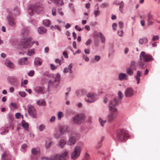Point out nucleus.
Wrapping results in <instances>:
<instances>
[{"label": "nucleus", "instance_id": "obj_1", "mask_svg": "<svg viewBox=\"0 0 160 160\" xmlns=\"http://www.w3.org/2000/svg\"><path fill=\"white\" fill-rule=\"evenodd\" d=\"M118 95L119 98H115L108 104L109 110L111 111H114L117 110L116 106L120 103L121 99L123 97V95L121 91L118 92Z\"/></svg>", "mask_w": 160, "mask_h": 160}, {"label": "nucleus", "instance_id": "obj_2", "mask_svg": "<svg viewBox=\"0 0 160 160\" xmlns=\"http://www.w3.org/2000/svg\"><path fill=\"white\" fill-rule=\"evenodd\" d=\"M60 79V75L57 73L55 77H52L48 82V87L52 88H57Z\"/></svg>", "mask_w": 160, "mask_h": 160}, {"label": "nucleus", "instance_id": "obj_3", "mask_svg": "<svg viewBox=\"0 0 160 160\" xmlns=\"http://www.w3.org/2000/svg\"><path fill=\"white\" fill-rule=\"evenodd\" d=\"M85 118V114L81 113L77 114L73 117L72 120L73 123L80 125L84 122Z\"/></svg>", "mask_w": 160, "mask_h": 160}, {"label": "nucleus", "instance_id": "obj_4", "mask_svg": "<svg viewBox=\"0 0 160 160\" xmlns=\"http://www.w3.org/2000/svg\"><path fill=\"white\" fill-rule=\"evenodd\" d=\"M117 137L118 140L120 141H125L128 137V132L124 129L118 130L117 132Z\"/></svg>", "mask_w": 160, "mask_h": 160}, {"label": "nucleus", "instance_id": "obj_5", "mask_svg": "<svg viewBox=\"0 0 160 160\" xmlns=\"http://www.w3.org/2000/svg\"><path fill=\"white\" fill-rule=\"evenodd\" d=\"M140 58L141 60H143L145 62H150L154 60L151 55L147 54L144 51L141 52L140 55Z\"/></svg>", "mask_w": 160, "mask_h": 160}, {"label": "nucleus", "instance_id": "obj_6", "mask_svg": "<svg viewBox=\"0 0 160 160\" xmlns=\"http://www.w3.org/2000/svg\"><path fill=\"white\" fill-rule=\"evenodd\" d=\"M81 149L80 146H77L74 147V150L72 152L71 155V158L74 160H75L78 158L80 156Z\"/></svg>", "mask_w": 160, "mask_h": 160}, {"label": "nucleus", "instance_id": "obj_7", "mask_svg": "<svg viewBox=\"0 0 160 160\" xmlns=\"http://www.w3.org/2000/svg\"><path fill=\"white\" fill-rule=\"evenodd\" d=\"M58 130L62 135L69 133L70 131V128L67 125L62 126L59 127Z\"/></svg>", "mask_w": 160, "mask_h": 160}, {"label": "nucleus", "instance_id": "obj_8", "mask_svg": "<svg viewBox=\"0 0 160 160\" xmlns=\"http://www.w3.org/2000/svg\"><path fill=\"white\" fill-rule=\"evenodd\" d=\"M31 39L30 38H23L21 40V44L23 46V47L25 48H30L31 46Z\"/></svg>", "mask_w": 160, "mask_h": 160}, {"label": "nucleus", "instance_id": "obj_9", "mask_svg": "<svg viewBox=\"0 0 160 160\" xmlns=\"http://www.w3.org/2000/svg\"><path fill=\"white\" fill-rule=\"evenodd\" d=\"M28 112L32 118H35L36 117V111L32 106H28Z\"/></svg>", "mask_w": 160, "mask_h": 160}, {"label": "nucleus", "instance_id": "obj_10", "mask_svg": "<svg viewBox=\"0 0 160 160\" xmlns=\"http://www.w3.org/2000/svg\"><path fill=\"white\" fill-rule=\"evenodd\" d=\"M117 110L116 111H111L112 112L109 113L107 116V119L109 122H112L117 117V113L116 112Z\"/></svg>", "mask_w": 160, "mask_h": 160}, {"label": "nucleus", "instance_id": "obj_11", "mask_svg": "<svg viewBox=\"0 0 160 160\" xmlns=\"http://www.w3.org/2000/svg\"><path fill=\"white\" fill-rule=\"evenodd\" d=\"M68 151H66L62 153L59 156L57 154L55 155H54V158L57 160H58V158L60 160H63L66 159L68 157Z\"/></svg>", "mask_w": 160, "mask_h": 160}, {"label": "nucleus", "instance_id": "obj_12", "mask_svg": "<svg viewBox=\"0 0 160 160\" xmlns=\"http://www.w3.org/2000/svg\"><path fill=\"white\" fill-rule=\"evenodd\" d=\"M124 94L126 97H131L134 94V91L131 88H127L125 91Z\"/></svg>", "mask_w": 160, "mask_h": 160}, {"label": "nucleus", "instance_id": "obj_13", "mask_svg": "<svg viewBox=\"0 0 160 160\" xmlns=\"http://www.w3.org/2000/svg\"><path fill=\"white\" fill-rule=\"evenodd\" d=\"M76 142V137L73 134H72L69 137L67 141V144L69 145H73Z\"/></svg>", "mask_w": 160, "mask_h": 160}, {"label": "nucleus", "instance_id": "obj_14", "mask_svg": "<svg viewBox=\"0 0 160 160\" xmlns=\"http://www.w3.org/2000/svg\"><path fill=\"white\" fill-rule=\"evenodd\" d=\"M7 18L9 25L14 27L16 26V24L14 22L15 19L12 17L8 15Z\"/></svg>", "mask_w": 160, "mask_h": 160}, {"label": "nucleus", "instance_id": "obj_15", "mask_svg": "<svg viewBox=\"0 0 160 160\" xmlns=\"http://www.w3.org/2000/svg\"><path fill=\"white\" fill-rule=\"evenodd\" d=\"M34 90L37 93L43 94L45 92V89L43 87L41 86H36L34 88Z\"/></svg>", "mask_w": 160, "mask_h": 160}, {"label": "nucleus", "instance_id": "obj_16", "mask_svg": "<svg viewBox=\"0 0 160 160\" xmlns=\"http://www.w3.org/2000/svg\"><path fill=\"white\" fill-rule=\"evenodd\" d=\"M87 92V90L85 89H82L77 90L75 92L76 95L77 97H80L85 95Z\"/></svg>", "mask_w": 160, "mask_h": 160}, {"label": "nucleus", "instance_id": "obj_17", "mask_svg": "<svg viewBox=\"0 0 160 160\" xmlns=\"http://www.w3.org/2000/svg\"><path fill=\"white\" fill-rule=\"evenodd\" d=\"M33 8H34L35 12L39 13L42 10V8L39 4H36L33 5Z\"/></svg>", "mask_w": 160, "mask_h": 160}, {"label": "nucleus", "instance_id": "obj_18", "mask_svg": "<svg viewBox=\"0 0 160 160\" xmlns=\"http://www.w3.org/2000/svg\"><path fill=\"white\" fill-rule=\"evenodd\" d=\"M73 64L71 63L68 66V67L64 68L63 70V72L64 73H67L69 72L70 73H72V68L73 67Z\"/></svg>", "mask_w": 160, "mask_h": 160}, {"label": "nucleus", "instance_id": "obj_19", "mask_svg": "<svg viewBox=\"0 0 160 160\" xmlns=\"http://www.w3.org/2000/svg\"><path fill=\"white\" fill-rule=\"evenodd\" d=\"M28 59V58H24L19 59L18 61V64L20 65L28 64L29 62L27 60Z\"/></svg>", "mask_w": 160, "mask_h": 160}, {"label": "nucleus", "instance_id": "obj_20", "mask_svg": "<svg viewBox=\"0 0 160 160\" xmlns=\"http://www.w3.org/2000/svg\"><path fill=\"white\" fill-rule=\"evenodd\" d=\"M42 62L43 60L42 58L38 57H37L34 59V64L36 66H41Z\"/></svg>", "mask_w": 160, "mask_h": 160}, {"label": "nucleus", "instance_id": "obj_21", "mask_svg": "<svg viewBox=\"0 0 160 160\" xmlns=\"http://www.w3.org/2000/svg\"><path fill=\"white\" fill-rule=\"evenodd\" d=\"M11 158V155L8 153L6 152L2 155V160H10Z\"/></svg>", "mask_w": 160, "mask_h": 160}, {"label": "nucleus", "instance_id": "obj_22", "mask_svg": "<svg viewBox=\"0 0 160 160\" xmlns=\"http://www.w3.org/2000/svg\"><path fill=\"white\" fill-rule=\"evenodd\" d=\"M47 31V29L43 27H39L38 28V32L40 34H44Z\"/></svg>", "mask_w": 160, "mask_h": 160}, {"label": "nucleus", "instance_id": "obj_23", "mask_svg": "<svg viewBox=\"0 0 160 160\" xmlns=\"http://www.w3.org/2000/svg\"><path fill=\"white\" fill-rule=\"evenodd\" d=\"M5 63V65L9 68L12 69L14 68V64L9 60H6Z\"/></svg>", "mask_w": 160, "mask_h": 160}, {"label": "nucleus", "instance_id": "obj_24", "mask_svg": "<svg viewBox=\"0 0 160 160\" xmlns=\"http://www.w3.org/2000/svg\"><path fill=\"white\" fill-rule=\"evenodd\" d=\"M86 96L87 97L90 98L92 100L95 99V101H96L97 99L96 98L97 94L93 92H89L87 94Z\"/></svg>", "mask_w": 160, "mask_h": 160}, {"label": "nucleus", "instance_id": "obj_25", "mask_svg": "<svg viewBox=\"0 0 160 160\" xmlns=\"http://www.w3.org/2000/svg\"><path fill=\"white\" fill-rule=\"evenodd\" d=\"M118 79L120 81H122L124 79L128 80V78L126 73H121L118 75Z\"/></svg>", "mask_w": 160, "mask_h": 160}, {"label": "nucleus", "instance_id": "obj_26", "mask_svg": "<svg viewBox=\"0 0 160 160\" xmlns=\"http://www.w3.org/2000/svg\"><path fill=\"white\" fill-rule=\"evenodd\" d=\"M32 155L35 156L36 158L39 157L40 154L39 152L35 148H33L32 149Z\"/></svg>", "mask_w": 160, "mask_h": 160}, {"label": "nucleus", "instance_id": "obj_27", "mask_svg": "<svg viewBox=\"0 0 160 160\" xmlns=\"http://www.w3.org/2000/svg\"><path fill=\"white\" fill-rule=\"evenodd\" d=\"M137 63L134 61L132 60L131 61L130 67L134 70H136L137 69Z\"/></svg>", "mask_w": 160, "mask_h": 160}, {"label": "nucleus", "instance_id": "obj_28", "mask_svg": "<svg viewBox=\"0 0 160 160\" xmlns=\"http://www.w3.org/2000/svg\"><path fill=\"white\" fill-rule=\"evenodd\" d=\"M66 143V142L65 140L63 139L60 140L58 142V146L61 148H64L65 145Z\"/></svg>", "mask_w": 160, "mask_h": 160}, {"label": "nucleus", "instance_id": "obj_29", "mask_svg": "<svg viewBox=\"0 0 160 160\" xmlns=\"http://www.w3.org/2000/svg\"><path fill=\"white\" fill-rule=\"evenodd\" d=\"M134 70L129 67L127 68L126 69L127 74L130 76H132L133 74V70Z\"/></svg>", "mask_w": 160, "mask_h": 160}, {"label": "nucleus", "instance_id": "obj_30", "mask_svg": "<svg viewBox=\"0 0 160 160\" xmlns=\"http://www.w3.org/2000/svg\"><path fill=\"white\" fill-rule=\"evenodd\" d=\"M22 125L26 130L28 131L29 125L28 122L23 120L22 121Z\"/></svg>", "mask_w": 160, "mask_h": 160}, {"label": "nucleus", "instance_id": "obj_31", "mask_svg": "<svg viewBox=\"0 0 160 160\" xmlns=\"http://www.w3.org/2000/svg\"><path fill=\"white\" fill-rule=\"evenodd\" d=\"M98 34L100 38L101 42L104 43L105 42V36L101 32H99Z\"/></svg>", "mask_w": 160, "mask_h": 160}, {"label": "nucleus", "instance_id": "obj_32", "mask_svg": "<svg viewBox=\"0 0 160 160\" xmlns=\"http://www.w3.org/2000/svg\"><path fill=\"white\" fill-rule=\"evenodd\" d=\"M93 13L95 17L98 16L100 13V11L99 10V7L96 8L93 11Z\"/></svg>", "mask_w": 160, "mask_h": 160}, {"label": "nucleus", "instance_id": "obj_33", "mask_svg": "<svg viewBox=\"0 0 160 160\" xmlns=\"http://www.w3.org/2000/svg\"><path fill=\"white\" fill-rule=\"evenodd\" d=\"M50 21L47 19L44 20L43 21V25L46 27H48L50 24Z\"/></svg>", "mask_w": 160, "mask_h": 160}, {"label": "nucleus", "instance_id": "obj_34", "mask_svg": "<svg viewBox=\"0 0 160 160\" xmlns=\"http://www.w3.org/2000/svg\"><path fill=\"white\" fill-rule=\"evenodd\" d=\"M28 12L30 16L33 15L35 11L33 8V5L31 6L28 8Z\"/></svg>", "mask_w": 160, "mask_h": 160}, {"label": "nucleus", "instance_id": "obj_35", "mask_svg": "<svg viewBox=\"0 0 160 160\" xmlns=\"http://www.w3.org/2000/svg\"><path fill=\"white\" fill-rule=\"evenodd\" d=\"M35 54L34 49H31L28 50L27 54L28 55L31 56Z\"/></svg>", "mask_w": 160, "mask_h": 160}, {"label": "nucleus", "instance_id": "obj_36", "mask_svg": "<svg viewBox=\"0 0 160 160\" xmlns=\"http://www.w3.org/2000/svg\"><path fill=\"white\" fill-rule=\"evenodd\" d=\"M139 67L141 68H144L146 67L145 66V62L144 61H143L141 60L138 62Z\"/></svg>", "mask_w": 160, "mask_h": 160}, {"label": "nucleus", "instance_id": "obj_37", "mask_svg": "<svg viewBox=\"0 0 160 160\" xmlns=\"http://www.w3.org/2000/svg\"><path fill=\"white\" fill-rule=\"evenodd\" d=\"M61 134L58 132L57 131H55L53 133V136L55 138L57 139L60 138L61 137Z\"/></svg>", "mask_w": 160, "mask_h": 160}, {"label": "nucleus", "instance_id": "obj_38", "mask_svg": "<svg viewBox=\"0 0 160 160\" xmlns=\"http://www.w3.org/2000/svg\"><path fill=\"white\" fill-rule=\"evenodd\" d=\"M10 81L13 84H14V83H18V80L17 78H14V77L11 78Z\"/></svg>", "mask_w": 160, "mask_h": 160}, {"label": "nucleus", "instance_id": "obj_39", "mask_svg": "<svg viewBox=\"0 0 160 160\" xmlns=\"http://www.w3.org/2000/svg\"><path fill=\"white\" fill-rule=\"evenodd\" d=\"M20 13L19 8L18 7H16L14 8L13 11V14L15 15H18Z\"/></svg>", "mask_w": 160, "mask_h": 160}, {"label": "nucleus", "instance_id": "obj_40", "mask_svg": "<svg viewBox=\"0 0 160 160\" xmlns=\"http://www.w3.org/2000/svg\"><path fill=\"white\" fill-rule=\"evenodd\" d=\"M21 33L22 35L26 36L28 34L27 30L26 28H22L21 31Z\"/></svg>", "mask_w": 160, "mask_h": 160}, {"label": "nucleus", "instance_id": "obj_41", "mask_svg": "<svg viewBox=\"0 0 160 160\" xmlns=\"http://www.w3.org/2000/svg\"><path fill=\"white\" fill-rule=\"evenodd\" d=\"M52 143L49 140H47L46 141L45 146L47 149L48 148L50 147Z\"/></svg>", "mask_w": 160, "mask_h": 160}, {"label": "nucleus", "instance_id": "obj_42", "mask_svg": "<svg viewBox=\"0 0 160 160\" xmlns=\"http://www.w3.org/2000/svg\"><path fill=\"white\" fill-rule=\"evenodd\" d=\"M37 103L38 105L41 106L45 105L46 104L45 102L43 100L41 101H38Z\"/></svg>", "mask_w": 160, "mask_h": 160}, {"label": "nucleus", "instance_id": "obj_43", "mask_svg": "<svg viewBox=\"0 0 160 160\" xmlns=\"http://www.w3.org/2000/svg\"><path fill=\"white\" fill-rule=\"evenodd\" d=\"M45 126L44 124H41L39 127V130L40 132L42 131L45 129Z\"/></svg>", "mask_w": 160, "mask_h": 160}, {"label": "nucleus", "instance_id": "obj_44", "mask_svg": "<svg viewBox=\"0 0 160 160\" xmlns=\"http://www.w3.org/2000/svg\"><path fill=\"white\" fill-rule=\"evenodd\" d=\"M108 3L106 2H103L100 5V7L101 8H106L108 6Z\"/></svg>", "mask_w": 160, "mask_h": 160}, {"label": "nucleus", "instance_id": "obj_45", "mask_svg": "<svg viewBox=\"0 0 160 160\" xmlns=\"http://www.w3.org/2000/svg\"><path fill=\"white\" fill-rule=\"evenodd\" d=\"M99 121L102 127L104 126V123L106 122V120H103L101 118H99Z\"/></svg>", "mask_w": 160, "mask_h": 160}, {"label": "nucleus", "instance_id": "obj_46", "mask_svg": "<svg viewBox=\"0 0 160 160\" xmlns=\"http://www.w3.org/2000/svg\"><path fill=\"white\" fill-rule=\"evenodd\" d=\"M153 18L152 17V15L150 13H149L148 16L147 17V21L148 20H153Z\"/></svg>", "mask_w": 160, "mask_h": 160}, {"label": "nucleus", "instance_id": "obj_47", "mask_svg": "<svg viewBox=\"0 0 160 160\" xmlns=\"http://www.w3.org/2000/svg\"><path fill=\"white\" fill-rule=\"evenodd\" d=\"M19 95L22 97H25L26 96L25 92L23 91H20L19 92Z\"/></svg>", "mask_w": 160, "mask_h": 160}, {"label": "nucleus", "instance_id": "obj_48", "mask_svg": "<svg viewBox=\"0 0 160 160\" xmlns=\"http://www.w3.org/2000/svg\"><path fill=\"white\" fill-rule=\"evenodd\" d=\"M84 99L86 102L89 103H92L95 101V99L90 100L89 99H87L86 98H85Z\"/></svg>", "mask_w": 160, "mask_h": 160}, {"label": "nucleus", "instance_id": "obj_49", "mask_svg": "<svg viewBox=\"0 0 160 160\" xmlns=\"http://www.w3.org/2000/svg\"><path fill=\"white\" fill-rule=\"evenodd\" d=\"M66 112L68 114H73L74 113V112L72 110L68 109L67 110Z\"/></svg>", "mask_w": 160, "mask_h": 160}, {"label": "nucleus", "instance_id": "obj_50", "mask_svg": "<svg viewBox=\"0 0 160 160\" xmlns=\"http://www.w3.org/2000/svg\"><path fill=\"white\" fill-rule=\"evenodd\" d=\"M101 58V57L99 55H95L94 57V60L96 61H98Z\"/></svg>", "mask_w": 160, "mask_h": 160}, {"label": "nucleus", "instance_id": "obj_51", "mask_svg": "<svg viewBox=\"0 0 160 160\" xmlns=\"http://www.w3.org/2000/svg\"><path fill=\"white\" fill-rule=\"evenodd\" d=\"M62 115V112H59L58 113V120H60L61 119V118Z\"/></svg>", "mask_w": 160, "mask_h": 160}, {"label": "nucleus", "instance_id": "obj_52", "mask_svg": "<svg viewBox=\"0 0 160 160\" xmlns=\"http://www.w3.org/2000/svg\"><path fill=\"white\" fill-rule=\"evenodd\" d=\"M50 67H51V69L52 70H55V69H56L57 67H58V65L57 66H54V65H53V64H50Z\"/></svg>", "mask_w": 160, "mask_h": 160}, {"label": "nucleus", "instance_id": "obj_53", "mask_svg": "<svg viewBox=\"0 0 160 160\" xmlns=\"http://www.w3.org/2000/svg\"><path fill=\"white\" fill-rule=\"evenodd\" d=\"M102 142H98L97 145L96 146V148L97 149H99V148H100L102 145Z\"/></svg>", "mask_w": 160, "mask_h": 160}, {"label": "nucleus", "instance_id": "obj_54", "mask_svg": "<svg viewBox=\"0 0 160 160\" xmlns=\"http://www.w3.org/2000/svg\"><path fill=\"white\" fill-rule=\"evenodd\" d=\"M43 160L44 159H46L47 160H57L54 157V158H48L45 157H42L41 158Z\"/></svg>", "mask_w": 160, "mask_h": 160}, {"label": "nucleus", "instance_id": "obj_55", "mask_svg": "<svg viewBox=\"0 0 160 160\" xmlns=\"http://www.w3.org/2000/svg\"><path fill=\"white\" fill-rule=\"evenodd\" d=\"M27 147V145L26 144H22L21 146V149L23 151H24L25 149Z\"/></svg>", "mask_w": 160, "mask_h": 160}, {"label": "nucleus", "instance_id": "obj_56", "mask_svg": "<svg viewBox=\"0 0 160 160\" xmlns=\"http://www.w3.org/2000/svg\"><path fill=\"white\" fill-rule=\"evenodd\" d=\"M90 158L88 154L86 153L83 160H88Z\"/></svg>", "mask_w": 160, "mask_h": 160}, {"label": "nucleus", "instance_id": "obj_57", "mask_svg": "<svg viewBox=\"0 0 160 160\" xmlns=\"http://www.w3.org/2000/svg\"><path fill=\"white\" fill-rule=\"evenodd\" d=\"M28 75L29 76L32 77L34 75V71L33 70H31L28 73Z\"/></svg>", "mask_w": 160, "mask_h": 160}, {"label": "nucleus", "instance_id": "obj_58", "mask_svg": "<svg viewBox=\"0 0 160 160\" xmlns=\"http://www.w3.org/2000/svg\"><path fill=\"white\" fill-rule=\"evenodd\" d=\"M117 33L118 35L120 37H122L123 35V32L122 30H120V31H118Z\"/></svg>", "mask_w": 160, "mask_h": 160}, {"label": "nucleus", "instance_id": "obj_59", "mask_svg": "<svg viewBox=\"0 0 160 160\" xmlns=\"http://www.w3.org/2000/svg\"><path fill=\"white\" fill-rule=\"evenodd\" d=\"M60 0H51V1L54 4H58Z\"/></svg>", "mask_w": 160, "mask_h": 160}, {"label": "nucleus", "instance_id": "obj_60", "mask_svg": "<svg viewBox=\"0 0 160 160\" xmlns=\"http://www.w3.org/2000/svg\"><path fill=\"white\" fill-rule=\"evenodd\" d=\"M141 76V71H138L137 73V75L135 76L136 77H140Z\"/></svg>", "mask_w": 160, "mask_h": 160}, {"label": "nucleus", "instance_id": "obj_61", "mask_svg": "<svg viewBox=\"0 0 160 160\" xmlns=\"http://www.w3.org/2000/svg\"><path fill=\"white\" fill-rule=\"evenodd\" d=\"M56 8H53L52 9V14L54 16L56 15Z\"/></svg>", "mask_w": 160, "mask_h": 160}, {"label": "nucleus", "instance_id": "obj_62", "mask_svg": "<svg viewBox=\"0 0 160 160\" xmlns=\"http://www.w3.org/2000/svg\"><path fill=\"white\" fill-rule=\"evenodd\" d=\"M21 116V114L19 112L15 114L16 118L17 119H18L20 118Z\"/></svg>", "mask_w": 160, "mask_h": 160}, {"label": "nucleus", "instance_id": "obj_63", "mask_svg": "<svg viewBox=\"0 0 160 160\" xmlns=\"http://www.w3.org/2000/svg\"><path fill=\"white\" fill-rule=\"evenodd\" d=\"M92 118V116H88L87 117V121L88 122H91V121Z\"/></svg>", "mask_w": 160, "mask_h": 160}, {"label": "nucleus", "instance_id": "obj_64", "mask_svg": "<svg viewBox=\"0 0 160 160\" xmlns=\"http://www.w3.org/2000/svg\"><path fill=\"white\" fill-rule=\"evenodd\" d=\"M91 40L90 39H89L85 42V45L86 46H88V45H89L91 44Z\"/></svg>", "mask_w": 160, "mask_h": 160}]
</instances>
